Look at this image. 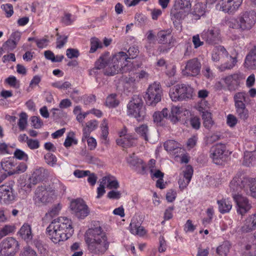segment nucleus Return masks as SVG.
<instances>
[{"mask_svg": "<svg viewBox=\"0 0 256 256\" xmlns=\"http://www.w3.org/2000/svg\"><path fill=\"white\" fill-rule=\"evenodd\" d=\"M230 244L228 242H224L216 248V253L219 256H226L229 252Z\"/></svg>", "mask_w": 256, "mask_h": 256, "instance_id": "obj_43", "label": "nucleus"}, {"mask_svg": "<svg viewBox=\"0 0 256 256\" xmlns=\"http://www.w3.org/2000/svg\"><path fill=\"white\" fill-rule=\"evenodd\" d=\"M238 20V28L242 30H248L256 22V14L253 10L244 12L239 14Z\"/></svg>", "mask_w": 256, "mask_h": 256, "instance_id": "obj_8", "label": "nucleus"}, {"mask_svg": "<svg viewBox=\"0 0 256 256\" xmlns=\"http://www.w3.org/2000/svg\"><path fill=\"white\" fill-rule=\"evenodd\" d=\"M193 88L188 84H178L171 88L169 95L172 101L176 102L188 99L192 97Z\"/></svg>", "mask_w": 256, "mask_h": 256, "instance_id": "obj_5", "label": "nucleus"}, {"mask_svg": "<svg viewBox=\"0 0 256 256\" xmlns=\"http://www.w3.org/2000/svg\"><path fill=\"white\" fill-rule=\"evenodd\" d=\"M236 112L239 118L245 121L248 117V110L246 109V106L236 107Z\"/></svg>", "mask_w": 256, "mask_h": 256, "instance_id": "obj_47", "label": "nucleus"}, {"mask_svg": "<svg viewBox=\"0 0 256 256\" xmlns=\"http://www.w3.org/2000/svg\"><path fill=\"white\" fill-rule=\"evenodd\" d=\"M244 66L252 70H256V46L250 48L247 54L244 62Z\"/></svg>", "mask_w": 256, "mask_h": 256, "instance_id": "obj_23", "label": "nucleus"}, {"mask_svg": "<svg viewBox=\"0 0 256 256\" xmlns=\"http://www.w3.org/2000/svg\"><path fill=\"white\" fill-rule=\"evenodd\" d=\"M233 198L237 206V212L243 216L251 208L247 198L242 196L241 194H233Z\"/></svg>", "mask_w": 256, "mask_h": 256, "instance_id": "obj_17", "label": "nucleus"}, {"mask_svg": "<svg viewBox=\"0 0 256 256\" xmlns=\"http://www.w3.org/2000/svg\"><path fill=\"white\" fill-rule=\"evenodd\" d=\"M14 155L16 158L19 160L27 162L28 160V155L20 149H16L14 153Z\"/></svg>", "mask_w": 256, "mask_h": 256, "instance_id": "obj_54", "label": "nucleus"}, {"mask_svg": "<svg viewBox=\"0 0 256 256\" xmlns=\"http://www.w3.org/2000/svg\"><path fill=\"white\" fill-rule=\"evenodd\" d=\"M127 162L130 166H133L135 168H140L142 170H144L145 169V166L143 164L142 160L136 157L134 154L132 156L128 158Z\"/></svg>", "mask_w": 256, "mask_h": 256, "instance_id": "obj_34", "label": "nucleus"}, {"mask_svg": "<svg viewBox=\"0 0 256 256\" xmlns=\"http://www.w3.org/2000/svg\"><path fill=\"white\" fill-rule=\"evenodd\" d=\"M256 229V228L254 225H253L252 221L248 216L246 219L243 226L240 228V231L243 233H248L251 232Z\"/></svg>", "mask_w": 256, "mask_h": 256, "instance_id": "obj_41", "label": "nucleus"}, {"mask_svg": "<svg viewBox=\"0 0 256 256\" xmlns=\"http://www.w3.org/2000/svg\"><path fill=\"white\" fill-rule=\"evenodd\" d=\"M102 134L100 138L102 142L104 144H106L108 142V121L106 119H103L102 122L100 126Z\"/></svg>", "mask_w": 256, "mask_h": 256, "instance_id": "obj_32", "label": "nucleus"}, {"mask_svg": "<svg viewBox=\"0 0 256 256\" xmlns=\"http://www.w3.org/2000/svg\"><path fill=\"white\" fill-rule=\"evenodd\" d=\"M130 230L132 234L142 236L146 233L143 226H140V222L136 218H133L130 224Z\"/></svg>", "mask_w": 256, "mask_h": 256, "instance_id": "obj_26", "label": "nucleus"}, {"mask_svg": "<svg viewBox=\"0 0 256 256\" xmlns=\"http://www.w3.org/2000/svg\"><path fill=\"white\" fill-rule=\"evenodd\" d=\"M241 4L242 0H224L221 4L220 8L226 12L233 14L238 10Z\"/></svg>", "mask_w": 256, "mask_h": 256, "instance_id": "obj_22", "label": "nucleus"}, {"mask_svg": "<svg viewBox=\"0 0 256 256\" xmlns=\"http://www.w3.org/2000/svg\"><path fill=\"white\" fill-rule=\"evenodd\" d=\"M171 32L170 30H160L158 33V42L161 44H168V48L166 50V52L174 46V40L171 36ZM160 52H165V50H161Z\"/></svg>", "mask_w": 256, "mask_h": 256, "instance_id": "obj_19", "label": "nucleus"}, {"mask_svg": "<svg viewBox=\"0 0 256 256\" xmlns=\"http://www.w3.org/2000/svg\"><path fill=\"white\" fill-rule=\"evenodd\" d=\"M243 74L240 73H236L222 78L228 90L230 92L235 91L238 90L240 86L241 82L244 79Z\"/></svg>", "mask_w": 256, "mask_h": 256, "instance_id": "obj_12", "label": "nucleus"}, {"mask_svg": "<svg viewBox=\"0 0 256 256\" xmlns=\"http://www.w3.org/2000/svg\"><path fill=\"white\" fill-rule=\"evenodd\" d=\"M104 182H105L106 185L110 188H117L119 187L118 181L112 176H104L102 178Z\"/></svg>", "mask_w": 256, "mask_h": 256, "instance_id": "obj_39", "label": "nucleus"}, {"mask_svg": "<svg viewBox=\"0 0 256 256\" xmlns=\"http://www.w3.org/2000/svg\"><path fill=\"white\" fill-rule=\"evenodd\" d=\"M20 256H37L36 252L30 246L24 247L20 252Z\"/></svg>", "mask_w": 256, "mask_h": 256, "instance_id": "obj_59", "label": "nucleus"}, {"mask_svg": "<svg viewBox=\"0 0 256 256\" xmlns=\"http://www.w3.org/2000/svg\"><path fill=\"white\" fill-rule=\"evenodd\" d=\"M190 114L189 110L178 106H173L171 108V113L169 116V118L174 123H176L181 120H186V116Z\"/></svg>", "mask_w": 256, "mask_h": 256, "instance_id": "obj_16", "label": "nucleus"}, {"mask_svg": "<svg viewBox=\"0 0 256 256\" xmlns=\"http://www.w3.org/2000/svg\"><path fill=\"white\" fill-rule=\"evenodd\" d=\"M164 149L170 154L177 156L181 152V145L174 140H168L164 143Z\"/></svg>", "mask_w": 256, "mask_h": 256, "instance_id": "obj_24", "label": "nucleus"}, {"mask_svg": "<svg viewBox=\"0 0 256 256\" xmlns=\"http://www.w3.org/2000/svg\"><path fill=\"white\" fill-rule=\"evenodd\" d=\"M119 104V101L116 98V94H112L109 95L106 101V104L109 108H116Z\"/></svg>", "mask_w": 256, "mask_h": 256, "instance_id": "obj_45", "label": "nucleus"}, {"mask_svg": "<svg viewBox=\"0 0 256 256\" xmlns=\"http://www.w3.org/2000/svg\"><path fill=\"white\" fill-rule=\"evenodd\" d=\"M102 48V44L99 40L96 38H92L90 40V52L93 53L95 52L97 49Z\"/></svg>", "mask_w": 256, "mask_h": 256, "instance_id": "obj_50", "label": "nucleus"}, {"mask_svg": "<svg viewBox=\"0 0 256 256\" xmlns=\"http://www.w3.org/2000/svg\"><path fill=\"white\" fill-rule=\"evenodd\" d=\"M98 122L94 120H90L86 124V127L83 129L82 141H84V138L90 136V133L98 128Z\"/></svg>", "mask_w": 256, "mask_h": 256, "instance_id": "obj_30", "label": "nucleus"}, {"mask_svg": "<svg viewBox=\"0 0 256 256\" xmlns=\"http://www.w3.org/2000/svg\"><path fill=\"white\" fill-rule=\"evenodd\" d=\"M244 256H256V246L254 244L246 246Z\"/></svg>", "mask_w": 256, "mask_h": 256, "instance_id": "obj_55", "label": "nucleus"}, {"mask_svg": "<svg viewBox=\"0 0 256 256\" xmlns=\"http://www.w3.org/2000/svg\"><path fill=\"white\" fill-rule=\"evenodd\" d=\"M49 175V171L44 168L41 167L36 169L29 178L30 184L28 185V187L30 188L31 184L34 185L41 181L44 180Z\"/></svg>", "mask_w": 256, "mask_h": 256, "instance_id": "obj_18", "label": "nucleus"}, {"mask_svg": "<svg viewBox=\"0 0 256 256\" xmlns=\"http://www.w3.org/2000/svg\"><path fill=\"white\" fill-rule=\"evenodd\" d=\"M246 94L244 92L236 93L234 97L235 107L244 106L246 100Z\"/></svg>", "mask_w": 256, "mask_h": 256, "instance_id": "obj_37", "label": "nucleus"}, {"mask_svg": "<svg viewBox=\"0 0 256 256\" xmlns=\"http://www.w3.org/2000/svg\"><path fill=\"white\" fill-rule=\"evenodd\" d=\"M30 150H36L39 148L40 144V142L38 140H33L29 138L26 142Z\"/></svg>", "mask_w": 256, "mask_h": 256, "instance_id": "obj_61", "label": "nucleus"}, {"mask_svg": "<svg viewBox=\"0 0 256 256\" xmlns=\"http://www.w3.org/2000/svg\"><path fill=\"white\" fill-rule=\"evenodd\" d=\"M2 8L4 10L6 14V16L8 18L10 17L13 13V6L12 4H3L2 6Z\"/></svg>", "mask_w": 256, "mask_h": 256, "instance_id": "obj_64", "label": "nucleus"}, {"mask_svg": "<svg viewBox=\"0 0 256 256\" xmlns=\"http://www.w3.org/2000/svg\"><path fill=\"white\" fill-rule=\"evenodd\" d=\"M193 0H176L174 5L176 7L182 9L189 8L191 7Z\"/></svg>", "mask_w": 256, "mask_h": 256, "instance_id": "obj_51", "label": "nucleus"}, {"mask_svg": "<svg viewBox=\"0 0 256 256\" xmlns=\"http://www.w3.org/2000/svg\"><path fill=\"white\" fill-rule=\"evenodd\" d=\"M201 67L200 60L198 58H194L186 61L182 73L186 76H196L200 73Z\"/></svg>", "mask_w": 256, "mask_h": 256, "instance_id": "obj_11", "label": "nucleus"}, {"mask_svg": "<svg viewBox=\"0 0 256 256\" xmlns=\"http://www.w3.org/2000/svg\"><path fill=\"white\" fill-rule=\"evenodd\" d=\"M134 138L130 134L126 136L123 138H120L116 140V143L118 145L122 147H130L134 143Z\"/></svg>", "mask_w": 256, "mask_h": 256, "instance_id": "obj_36", "label": "nucleus"}, {"mask_svg": "<svg viewBox=\"0 0 256 256\" xmlns=\"http://www.w3.org/2000/svg\"><path fill=\"white\" fill-rule=\"evenodd\" d=\"M16 164L13 160L4 158L0 162V170H2L6 172L9 176L12 175Z\"/></svg>", "mask_w": 256, "mask_h": 256, "instance_id": "obj_27", "label": "nucleus"}, {"mask_svg": "<svg viewBox=\"0 0 256 256\" xmlns=\"http://www.w3.org/2000/svg\"><path fill=\"white\" fill-rule=\"evenodd\" d=\"M46 162L51 166H54L56 165L57 158L55 155L52 153L48 152L44 156Z\"/></svg>", "mask_w": 256, "mask_h": 256, "instance_id": "obj_52", "label": "nucleus"}, {"mask_svg": "<svg viewBox=\"0 0 256 256\" xmlns=\"http://www.w3.org/2000/svg\"><path fill=\"white\" fill-rule=\"evenodd\" d=\"M76 144L78 140L74 138V133L72 132H69L64 142V146L66 148L70 147L72 144Z\"/></svg>", "mask_w": 256, "mask_h": 256, "instance_id": "obj_53", "label": "nucleus"}, {"mask_svg": "<svg viewBox=\"0 0 256 256\" xmlns=\"http://www.w3.org/2000/svg\"><path fill=\"white\" fill-rule=\"evenodd\" d=\"M201 37L206 44L211 45L218 44L221 40L220 30L217 28H212L203 31Z\"/></svg>", "mask_w": 256, "mask_h": 256, "instance_id": "obj_13", "label": "nucleus"}, {"mask_svg": "<svg viewBox=\"0 0 256 256\" xmlns=\"http://www.w3.org/2000/svg\"><path fill=\"white\" fill-rule=\"evenodd\" d=\"M28 115L24 112H22L20 114V119L18 122V126L20 130H24L27 125Z\"/></svg>", "mask_w": 256, "mask_h": 256, "instance_id": "obj_48", "label": "nucleus"}, {"mask_svg": "<svg viewBox=\"0 0 256 256\" xmlns=\"http://www.w3.org/2000/svg\"><path fill=\"white\" fill-rule=\"evenodd\" d=\"M46 232L54 244L66 240L74 233L72 220L66 217L54 220L46 228Z\"/></svg>", "mask_w": 256, "mask_h": 256, "instance_id": "obj_2", "label": "nucleus"}, {"mask_svg": "<svg viewBox=\"0 0 256 256\" xmlns=\"http://www.w3.org/2000/svg\"><path fill=\"white\" fill-rule=\"evenodd\" d=\"M206 4L202 2H198L194 6L192 14L196 16V19H198L206 12Z\"/></svg>", "mask_w": 256, "mask_h": 256, "instance_id": "obj_35", "label": "nucleus"}, {"mask_svg": "<svg viewBox=\"0 0 256 256\" xmlns=\"http://www.w3.org/2000/svg\"><path fill=\"white\" fill-rule=\"evenodd\" d=\"M193 172L192 166L188 165L183 170L182 173L180 174L178 183L181 190H184L188 186L193 174Z\"/></svg>", "mask_w": 256, "mask_h": 256, "instance_id": "obj_20", "label": "nucleus"}, {"mask_svg": "<svg viewBox=\"0 0 256 256\" xmlns=\"http://www.w3.org/2000/svg\"><path fill=\"white\" fill-rule=\"evenodd\" d=\"M226 150V145L222 143L217 144L210 148V156L214 163L218 164L222 162L224 157V152Z\"/></svg>", "mask_w": 256, "mask_h": 256, "instance_id": "obj_14", "label": "nucleus"}, {"mask_svg": "<svg viewBox=\"0 0 256 256\" xmlns=\"http://www.w3.org/2000/svg\"><path fill=\"white\" fill-rule=\"evenodd\" d=\"M202 118L204 126L207 128H210L213 124L211 114L208 112H203Z\"/></svg>", "mask_w": 256, "mask_h": 256, "instance_id": "obj_46", "label": "nucleus"}, {"mask_svg": "<svg viewBox=\"0 0 256 256\" xmlns=\"http://www.w3.org/2000/svg\"><path fill=\"white\" fill-rule=\"evenodd\" d=\"M32 126L35 128H40L43 125L42 120L39 117L33 116L31 118Z\"/></svg>", "mask_w": 256, "mask_h": 256, "instance_id": "obj_60", "label": "nucleus"}, {"mask_svg": "<svg viewBox=\"0 0 256 256\" xmlns=\"http://www.w3.org/2000/svg\"><path fill=\"white\" fill-rule=\"evenodd\" d=\"M162 95V90L160 83L154 82L147 90L145 96L146 104L149 106H155L160 101Z\"/></svg>", "mask_w": 256, "mask_h": 256, "instance_id": "obj_9", "label": "nucleus"}, {"mask_svg": "<svg viewBox=\"0 0 256 256\" xmlns=\"http://www.w3.org/2000/svg\"><path fill=\"white\" fill-rule=\"evenodd\" d=\"M168 111L166 108H164L162 112H156L152 116L154 122L158 125H160L164 118H167Z\"/></svg>", "mask_w": 256, "mask_h": 256, "instance_id": "obj_33", "label": "nucleus"}, {"mask_svg": "<svg viewBox=\"0 0 256 256\" xmlns=\"http://www.w3.org/2000/svg\"><path fill=\"white\" fill-rule=\"evenodd\" d=\"M246 192L247 194L256 198V178H247Z\"/></svg>", "mask_w": 256, "mask_h": 256, "instance_id": "obj_28", "label": "nucleus"}, {"mask_svg": "<svg viewBox=\"0 0 256 256\" xmlns=\"http://www.w3.org/2000/svg\"><path fill=\"white\" fill-rule=\"evenodd\" d=\"M70 208L72 214L78 218L84 219L90 212L88 206L80 199L72 200L70 203Z\"/></svg>", "mask_w": 256, "mask_h": 256, "instance_id": "obj_10", "label": "nucleus"}, {"mask_svg": "<svg viewBox=\"0 0 256 256\" xmlns=\"http://www.w3.org/2000/svg\"><path fill=\"white\" fill-rule=\"evenodd\" d=\"M243 164L247 166L255 165L256 164V151L245 152Z\"/></svg>", "mask_w": 256, "mask_h": 256, "instance_id": "obj_29", "label": "nucleus"}, {"mask_svg": "<svg viewBox=\"0 0 256 256\" xmlns=\"http://www.w3.org/2000/svg\"><path fill=\"white\" fill-rule=\"evenodd\" d=\"M183 9L176 7L175 5H174L173 7L171 9L170 16L174 23L175 22H176V20H180L182 18L183 12L181 11Z\"/></svg>", "mask_w": 256, "mask_h": 256, "instance_id": "obj_42", "label": "nucleus"}, {"mask_svg": "<svg viewBox=\"0 0 256 256\" xmlns=\"http://www.w3.org/2000/svg\"><path fill=\"white\" fill-rule=\"evenodd\" d=\"M16 226L14 224H6L0 230V239L15 232Z\"/></svg>", "mask_w": 256, "mask_h": 256, "instance_id": "obj_44", "label": "nucleus"}, {"mask_svg": "<svg viewBox=\"0 0 256 256\" xmlns=\"http://www.w3.org/2000/svg\"><path fill=\"white\" fill-rule=\"evenodd\" d=\"M5 82L11 87L14 88H17L19 87V82L14 76H10L6 79Z\"/></svg>", "mask_w": 256, "mask_h": 256, "instance_id": "obj_57", "label": "nucleus"}, {"mask_svg": "<svg viewBox=\"0 0 256 256\" xmlns=\"http://www.w3.org/2000/svg\"><path fill=\"white\" fill-rule=\"evenodd\" d=\"M14 198L12 188L9 185L3 184L0 186V202L9 204Z\"/></svg>", "mask_w": 256, "mask_h": 256, "instance_id": "obj_21", "label": "nucleus"}, {"mask_svg": "<svg viewBox=\"0 0 256 256\" xmlns=\"http://www.w3.org/2000/svg\"><path fill=\"white\" fill-rule=\"evenodd\" d=\"M26 169V164L24 162H20L18 166L14 168L12 174L22 173L24 172Z\"/></svg>", "mask_w": 256, "mask_h": 256, "instance_id": "obj_62", "label": "nucleus"}, {"mask_svg": "<svg viewBox=\"0 0 256 256\" xmlns=\"http://www.w3.org/2000/svg\"><path fill=\"white\" fill-rule=\"evenodd\" d=\"M19 249L18 241L13 237H8L0 242V256H14Z\"/></svg>", "mask_w": 256, "mask_h": 256, "instance_id": "obj_7", "label": "nucleus"}, {"mask_svg": "<svg viewBox=\"0 0 256 256\" xmlns=\"http://www.w3.org/2000/svg\"><path fill=\"white\" fill-rule=\"evenodd\" d=\"M128 54L123 52H118L112 56L109 52L102 54L95 62L94 70L104 68V74L107 76H114L120 72H126L129 70V62L128 59L136 58L139 52L137 48L130 47L127 52Z\"/></svg>", "mask_w": 256, "mask_h": 256, "instance_id": "obj_1", "label": "nucleus"}, {"mask_svg": "<svg viewBox=\"0 0 256 256\" xmlns=\"http://www.w3.org/2000/svg\"><path fill=\"white\" fill-rule=\"evenodd\" d=\"M85 241L88 250L93 254H102L109 248L110 242L100 226L88 230L85 234Z\"/></svg>", "mask_w": 256, "mask_h": 256, "instance_id": "obj_3", "label": "nucleus"}, {"mask_svg": "<svg viewBox=\"0 0 256 256\" xmlns=\"http://www.w3.org/2000/svg\"><path fill=\"white\" fill-rule=\"evenodd\" d=\"M150 172L152 178H156L158 179H162L163 178L164 176V174L160 170H156L152 168H151Z\"/></svg>", "mask_w": 256, "mask_h": 256, "instance_id": "obj_63", "label": "nucleus"}, {"mask_svg": "<svg viewBox=\"0 0 256 256\" xmlns=\"http://www.w3.org/2000/svg\"><path fill=\"white\" fill-rule=\"evenodd\" d=\"M127 109L128 114L134 117L138 121H142L144 118L146 111L141 96L134 95L128 104Z\"/></svg>", "mask_w": 256, "mask_h": 256, "instance_id": "obj_4", "label": "nucleus"}, {"mask_svg": "<svg viewBox=\"0 0 256 256\" xmlns=\"http://www.w3.org/2000/svg\"><path fill=\"white\" fill-rule=\"evenodd\" d=\"M247 182V178L234 177L230 184V190L232 196L234 194H240L239 192L242 190L246 192Z\"/></svg>", "mask_w": 256, "mask_h": 256, "instance_id": "obj_15", "label": "nucleus"}, {"mask_svg": "<svg viewBox=\"0 0 256 256\" xmlns=\"http://www.w3.org/2000/svg\"><path fill=\"white\" fill-rule=\"evenodd\" d=\"M135 131L146 141L148 140V128L146 125L142 124L140 126L136 127Z\"/></svg>", "mask_w": 256, "mask_h": 256, "instance_id": "obj_40", "label": "nucleus"}, {"mask_svg": "<svg viewBox=\"0 0 256 256\" xmlns=\"http://www.w3.org/2000/svg\"><path fill=\"white\" fill-rule=\"evenodd\" d=\"M228 62L224 64H221L218 68L221 72L226 70H230L236 64L237 62L236 57H232L230 56Z\"/></svg>", "mask_w": 256, "mask_h": 256, "instance_id": "obj_38", "label": "nucleus"}, {"mask_svg": "<svg viewBox=\"0 0 256 256\" xmlns=\"http://www.w3.org/2000/svg\"><path fill=\"white\" fill-rule=\"evenodd\" d=\"M217 202L219 211L222 214L228 212L232 208V202L228 198L218 200Z\"/></svg>", "mask_w": 256, "mask_h": 256, "instance_id": "obj_31", "label": "nucleus"}, {"mask_svg": "<svg viewBox=\"0 0 256 256\" xmlns=\"http://www.w3.org/2000/svg\"><path fill=\"white\" fill-rule=\"evenodd\" d=\"M56 48H61L66 44L68 40V36H60L57 34Z\"/></svg>", "mask_w": 256, "mask_h": 256, "instance_id": "obj_58", "label": "nucleus"}, {"mask_svg": "<svg viewBox=\"0 0 256 256\" xmlns=\"http://www.w3.org/2000/svg\"><path fill=\"white\" fill-rule=\"evenodd\" d=\"M62 206L60 204L53 206L50 210L46 214V217L53 218L59 214Z\"/></svg>", "mask_w": 256, "mask_h": 256, "instance_id": "obj_49", "label": "nucleus"}, {"mask_svg": "<svg viewBox=\"0 0 256 256\" xmlns=\"http://www.w3.org/2000/svg\"><path fill=\"white\" fill-rule=\"evenodd\" d=\"M54 192L45 186H39L36 190L33 200L38 206L46 204L52 202Z\"/></svg>", "mask_w": 256, "mask_h": 256, "instance_id": "obj_6", "label": "nucleus"}, {"mask_svg": "<svg viewBox=\"0 0 256 256\" xmlns=\"http://www.w3.org/2000/svg\"><path fill=\"white\" fill-rule=\"evenodd\" d=\"M75 20V16L70 14H66L62 18V22L66 26L71 24Z\"/></svg>", "mask_w": 256, "mask_h": 256, "instance_id": "obj_56", "label": "nucleus"}, {"mask_svg": "<svg viewBox=\"0 0 256 256\" xmlns=\"http://www.w3.org/2000/svg\"><path fill=\"white\" fill-rule=\"evenodd\" d=\"M18 234L27 243L32 242L33 234H32L31 226L28 224H24L20 228Z\"/></svg>", "mask_w": 256, "mask_h": 256, "instance_id": "obj_25", "label": "nucleus"}]
</instances>
